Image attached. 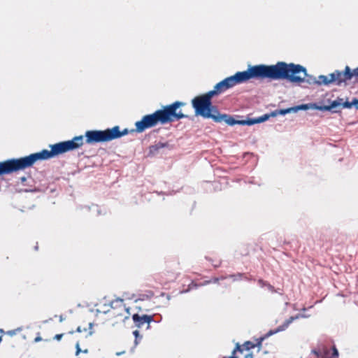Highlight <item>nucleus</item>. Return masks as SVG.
Segmentation results:
<instances>
[{
    "mask_svg": "<svg viewBox=\"0 0 358 358\" xmlns=\"http://www.w3.org/2000/svg\"><path fill=\"white\" fill-rule=\"evenodd\" d=\"M134 334L136 336H138V331H134Z\"/></svg>",
    "mask_w": 358,
    "mask_h": 358,
    "instance_id": "nucleus-30",
    "label": "nucleus"
},
{
    "mask_svg": "<svg viewBox=\"0 0 358 358\" xmlns=\"http://www.w3.org/2000/svg\"><path fill=\"white\" fill-rule=\"evenodd\" d=\"M128 134L129 130L127 129L120 131L119 126H115L105 130H89L85 134V142L87 144L108 142Z\"/></svg>",
    "mask_w": 358,
    "mask_h": 358,
    "instance_id": "nucleus-4",
    "label": "nucleus"
},
{
    "mask_svg": "<svg viewBox=\"0 0 358 358\" xmlns=\"http://www.w3.org/2000/svg\"><path fill=\"white\" fill-rule=\"evenodd\" d=\"M338 355V350L335 347L333 348V356L337 357Z\"/></svg>",
    "mask_w": 358,
    "mask_h": 358,
    "instance_id": "nucleus-21",
    "label": "nucleus"
},
{
    "mask_svg": "<svg viewBox=\"0 0 358 358\" xmlns=\"http://www.w3.org/2000/svg\"><path fill=\"white\" fill-rule=\"evenodd\" d=\"M180 264L178 262H171L166 264L164 270L159 274L162 284L173 282L180 274Z\"/></svg>",
    "mask_w": 358,
    "mask_h": 358,
    "instance_id": "nucleus-8",
    "label": "nucleus"
},
{
    "mask_svg": "<svg viewBox=\"0 0 358 358\" xmlns=\"http://www.w3.org/2000/svg\"><path fill=\"white\" fill-rule=\"evenodd\" d=\"M219 280H220V278H213V280L206 281L203 285H207V284H209V283H210L212 282H215V283H217V282H218Z\"/></svg>",
    "mask_w": 358,
    "mask_h": 358,
    "instance_id": "nucleus-19",
    "label": "nucleus"
},
{
    "mask_svg": "<svg viewBox=\"0 0 358 358\" xmlns=\"http://www.w3.org/2000/svg\"><path fill=\"white\" fill-rule=\"evenodd\" d=\"M168 146H169V143L167 142L166 143L159 142L158 143H157L155 145L150 146V148H149L150 152L152 155H155L157 152H158V151L160 149L166 148Z\"/></svg>",
    "mask_w": 358,
    "mask_h": 358,
    "instance_id": "nucleus-13",
    "label": "nucleus"
},
{
    "mask_svg": "<svg viewBox=\"0 0 358 358\" xmlns=\"http://www.w3.org/2000/svg\"><path fill=\"white\" fill-rule=\"evenodd\" d=\"M84 144L83 136H78L70 141L50 145V150H45L48 159L65 152L80 148Z\"/></svg>",
    "mask_w": 358,
    "mask_h": 358,
    "instance_id": "nucleus-5",
    "label": "nucleus"
},
{
    "mask_svg": "<svg viewBox=\"0 0 358 358\" xmlns=\"http://www.w3.org/2000/svg\"><path fill=\"white\" fill-rule=\"evenodd\" d=\"M352 79L355 78V82H358V67L351 71Z\"/></svg>",
    "mask_w": 358,
    "mask_h": 358,
    "instance_id": "nucleus-15",
    "label": "nucleus"
},
{
    "mask_svg": "<svg viewBox=\"0 0 358 358\" xmlns=\"http://www.w3.org/2000/svg\"><path fill=\"white\" fill-rule=\"evenodd\" d=\"M1 339H2V335H1V331H0V342L1 341Z\"/></svg>",
    "mask_w": 358,
    "mask_h": 358,
    "instance_id": "nucleus-31",
    "label": "nucleus"
},
{
    "mask_svg": "<svg viewBox=\"0 0 358 358\" xmlns=\"http://www.w3.org/2000/svg\"><path fill=\"white\" fill-rule=\"evenodd\" d=\"M185 105L186 103L177 101L163 106L161 109L157 110L151 114L145 115L143 116L140 121L135 123L136 129L131 131H136L138 133H142L158 124H166L175 120L187 117V115H185L181 110L178 111L179 108Z\"/></svg>",
    "mask_w": 358,
    "mask_h": 358,
    "instance_id": "nucleus-3",
    "label": "nucleus"
},
{
    "mask_svg": "<svg viewBox=\"0 0 358 358\" xmlns=\"http://www.w3.org/2000/svg\"><path fill=\"white\" fill-rule=\"evenodd\" d=\"M76 348H77L76 355H78L79 352H80V349L79 348V344L78 343L77 344Z\"/></svg>",
    "mask_w": 358,
    "mask_h": 358,
    "instance_id": "nucleus-25",
    "label": "nucleus"
},
{
    "mask_svg": "<svg viewBox=\"0 0 358 358\" xmlns=\"http://www.w3.org/2000/svg\"><path fill=\"white\" fill-rule=\"evenodd\" d=\"M220 264V261H218V262H217V264H214V266L217 267V266H218Z\"/></svg>",
    "mask_w": 358,
    "mask_h": 358,
    "instance_id": "nucleus-29",
    "label": "nucleus"
},
{
    "mask_svg": "<svg viewBox=\"0 0 358 358\" xmlns=\"http://www.w3.org/2000/svg\"><path fill=\"white\" fill-rule=\"evenodd\" d=\"M192 287H197V285L196 283H194V282H192L190 285H189V289L192 288Z\"/></svg>",
    "mask_w": 358,
    "mask_h": 358,
    "instance_id": "nucleus-24",
    "label": "nucleus"
},
{
    "mask_svg": "<svg viewBox=\"0 0 358 358\" xmlns=\"http://www.w3.org/2000/svg\"><path fill=\"white\" fill-rule=\"evenodd\" d=\"M132 318L138 327H141L145 324H150V322L152 320V317L147 315L140 316L138 314H134Z\"/></svg>",
    "mask_w": 358,
    "mask_h": 358,
    "instance_id": "nucleus-12",
    "label": "nucleus"
},
{
    "mask_svg": "<svg viewBox=\"0 0 358 358\" xmlns=\"http://www.w3.org/2000/svg\"><path fill=\"white\" fill-rule=\"evenodd\" d=\"M357 104H358V99H354V100L352 102H349V101L342 102V99H340L339 100H335V101H332L331 103L330 104V106L327 107L326 108L327 110H331V109L336 108L337 106H338L340 105H342L343 108H352V106H356Z\"/></svg>",
    "mask_w": 358,
    "mask_h": 358,
    "instance_id": "nucleus-11",
    "label": "nucleus"
},
{
    "mask_svg": "<svg viewBox=\"0 0 358 358\" xmlns=\"http://www.w3.org/2000/svg\"><path fill=\"white\" fill-rule=\"evenodd\" d=\"M268 118L267 115L259 117L257 119H249L248 120H235L231 116L227 114H220L219 111L213 120L215 122H225L227 124L233 126L234 124L252 125L256 123H260Z\"/></svg>",
    "mask_w": 358,
    "mask_h": 358,
    "instance_id": "nucleus-7",
    "label": "nucleus"
},
{
    "mask_svg": "<svg viewBox=\"0 0 358 358\" xmlns=\"http://www.w3.org/2000/svg\"><path fill=\"white\" fill-rule=\"evenodd\" d=\"M45 150L39 152L31 154L29 156L24 157L23 166L24 168L32 166L36 161L48 159Z\"/></svg>",
    "mask_w": 358,
    "mask_h": 358,
    "instance_id": "nucleus-10",
    "label": "nucleus"
},
{
    "mask_svg": "<svg viewBox=\"0 0 358 358\" xmlns=\"http://www.w3.org/2000/svg\"><path fill=\"white\" fill-rule=\"evenodd\" d=\"M312 353H313L314 355H315L317 357H320V356H322V352L318 351V350H312Z\"/></svg>",
    "mask_w": 358,
    "mask_h": 358,
    "instance_id": "nucleus-20",
    "label": "nucleus"
},
{
    "mask_svg": "<svg viewBox=\"0 0 358 358\" xmlns=\"http://www.w3.org/2000/svg\"><path fill=\"white\" fill-rule=\"evenodd\" d=\"M76 331H77V332H82V329H81V328H80V327H78L77 328V329H76Z\"/></svg>",
    "mask_w": 358,
    "mask_h": 358,
    "instance_id": "nucleus-28",
    "label": "nucleus"
},
{
    "mask_svg": "<svg viewBox=\"0 0 358 358\" xmlns=\"http://www.w3.org/2000/svg\"><path fill=\"white\" fill-rule=\"evenodd\" d=\"M243 346L245 348L246 350H249L250 349L255 348V345L251 341H246L243 344Z\"/></svg>",
    "mask_w": 358,
    "mask_h": 358,
    "instance_id": "nucleus-14",
    "label": "nucleus"
},
{
    "mask_svg": "<svg viewBox=\"0 0 358 358\" xmlns=\"http://www.w3.org/2000/svg\"><path fill=\"white\" fill-rule=\"evenodd\" d=\"M243 276L242 273H238L237 275H229L230 278H233L234 280L241 279Z\"/></svg>",
    "mask_w": 358,
    "mask_h": 358,
    "instance_id": "nucleus-18",
    "label": "nucleus"
},
{
    "mask_svg": "<svg viewBox=\"0 0 358 358\" xmlns=\"http://www.w3.org/2000/svg\"><path fill=\"white\" fill-rule=\"evenodd\" d=\"M4 176V161L0 162V176Z\"/></svg>",
    "mask_w": 358,
    "mask_h": 358,
    "instance_id": "nucleus-17",
    "label": "nucleus"
},
{
    "mask_svg": "<svg viewBox=\"0 0 358 358\" xmlns=\"http://www.w3.org/2000/svg\"><path fill=\"white\" fill-rule=\"evenodd\" d=\"M323 353H324V355H327V354L329 353V350H328V349H327V348H324V349H323Z\"/></svg>",
    "mask_w": 358,
    "mask_h": 358,
    "instance_id": "nucleus-26",
    "label": "nucleus"
},
{
    "mask_svg": "<svg viewBox=\"0 0 358 358\" xmlns=\"http://www.w3.org/2000/svg\"><path fill=\"white\" fill-rule=\"evenodd\" d=\"M111 312L112 315L115 317H124V318L128 317L129 309L126 307L124 300L121 299H117L113 300L111 303Z\"/></svg>",
    "mask_w": 358,
    "mask_h": 358,
    "instance_id": "nucleus-9",
    "label": "nucleus"
},
{
    "mask_svg": "<svg viewBox=\"0 0 358 358\" xmlns=\"http://www.w3.org/2000/svg\"><path fill=\"white\" fill-rule=\"evenodd\" d=\"M352 79L351 69L348 66L345 67L344 71H335L327 76H320V80L324 85H329L330 84H335L341 85L343 83Z\"/></svg>",
    "mask_w": 358,
    "mask_h": 358,
    "instance_id": "nucleus-6",
    "label": "nucleus"
},
{
    "mask_svg": "<svg viewBox=\"0 0 358 358\" xmlns=\"http://www.w3.org/2000/svg\"><path fill=\"white\" fill-rule=\"evenodd\" d=\"M225 278H227V277H222V278H221V279H222V280H224V279H225Z\"/></svg>",
    "mask_w": 358,
    "mask_h": 358,
    "instance_id": "nucleus-32",
    "label": "nucleus"
},
{
    "mask_svg": "<svg viewBox=\"0 0 358 358\" xmlns=\"http://www.w3.org/2000/svg\"><path fill=\"white\" fill-rule=\"evenodd\" d=\"M62 336H63L62 334H56L55 336V339L59 341V340H60L62 338Z\"/></svg>",
    "mask_w": 358,
    "mask_h": 358,
    "instance_id": "nucleus-22",
    "label": "nucleus"
},
{
    "mask_svg": "<svg viewBox=\"0 0 358 358\" xmlns=\"http://www.w3.org/2000/svg\"><path fill=\"white\" fill-rule=\"evenodd\" d=\"M290 110H291V109L281 110H280V113H281V114L285 115V114H286L287 113L289 112V111H290Z\"/></svg>",
    "mask_w": 358,
    "mask_h": 358,
    "instance_id": "nucleus-23",
    "label": "nucleus"
},
{
    "mask_svg": "<svg viewBox=\"0 0 358 358\" xmlns=\"http://www.w3.org/2000/svg\"><path fill=\"white\" fill-rule=\"evenodd\" d=\"M253 78H268L271 80H287L292 83L324 85L318 79L308 75L305 67L294 63L278 62L274 65H256L250 66Z\"/></svg>",
    "mask_w": 358,
    "mask_h": 358,
    "instance_id": "nucleus-1",
    "label": "nucleus"
},
{
    "mask_svg": "<svg viewBox=\"0 0 358 358\" xmlns=\"http://www.w3.org/2000/svg\"><path fill=\"white\" fill-rule=\"evenodd\" d=\"M258 283L260 286L262 287H264V286H268L270 289H273V287L271 286L270 284H268V282H266V281L260 279L258 280Z\"/></svg>",
    "mask_w": 358,
    "mask_h": 358,
    "instance_id": "nucleus-16",
    "label": "nucleus"
},
{
    "mask_svg": "<svg viewBox=\"0 0 358 358\" xmlns=\"http://www.w3.org/2000/svg\"><path fill=\"white\" fill-rule=\"evenodd\" d=\"M293 320H294V317H291L289 319V320L287 321V323H288V324H289V323H291V322L293 321Z\"/></svg>",
    "mask_w": 358,
    "mask_h": 358,
    "instance_id": "nucleus-27",
    "label": "nucleus"
},
{
    "mask_svg": "<svg viewBox=\"0 0 358 358\" xmlns=\"http://www.w3.org/2000/svg\"><path fill=\"white\" fill-rule=\"evenodd\" d=\"M251 78H253V76L251 68L249 67L247 71H238L234 76L226 78L217 83L213 90L194 97L192 100V104L195 110V115L214 120L218 110L212 105V97Z\"/></svg>",
    "mask_w": 358,
    "mask_h": 358,
    "instance_id": "nucleus-2",
    "label": "nucleus"
}]
</instances>
